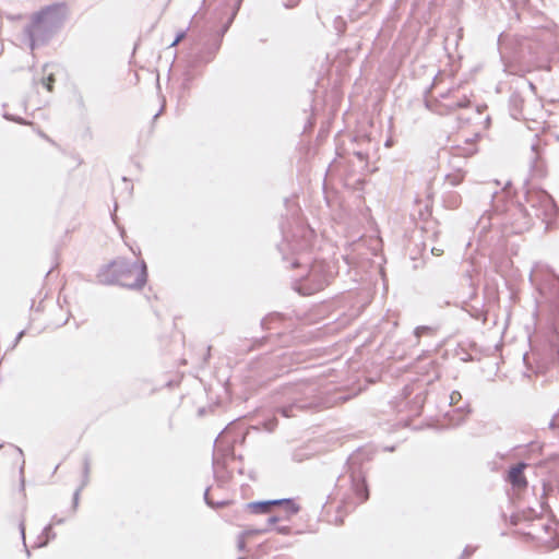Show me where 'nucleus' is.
Wrapping results in <instances>:
<instances>
[{"label": "nucleus", "instance_id": "nucleus-1", "mask_svg": "<svg viewBox=\"0 0 559 559\" xmlns=\"http://www.w3.org/2000/svg\"><path fill=\"white\" fill-rule=\"evenodd\" d=\"M68 15L66 3H55L34 13L25 27L31 48L34 49L37 44L47 40L49 35L64 23Z\"/></svg>", "mask_w": 559, "mask_h": 559}, {"label": "nucleus", "instance_id": "nucleus-2", "mask_svg": "<svg viewBox=\"0 0 559 559\" xmlns=\"http://www.w3.org/2000/svg\"><path fill=\"white\" fill-rule=\"evenodd\" d=\"M107 272L112 283L126 288L140 289L146 283L147 272L143 262L129 264L116 261L108 267Z\"/></svg>", "mask_w": 559, "mask_h": 559}, {"label": "nucleus", "instance_id": "nucleus-3", "mask_svg": "<svg viewBox=\"0 0 559 559\" xmlns=\"http://www.w3.org/2000/svg\"><path fill=\"white\" fill-rule=\"evenodd\" d=\"M449 140L451 142V153L456 157L468 158L478 151L479 134L474 126H461L449 136Z\"/></svg>", "mask_w": 559, "mask_h": 559}, {"label": "nucleus", "instance_id": "nucleus-4", "mask_svg": "<svg viewBox=\"0 0 559 559\" xmlns=\"http://www.w3.org/2000/svg\"><path fill=\"white\" fill-rule=\"evenodd\" d=\"M276 501H277V504H275V507H280V514L271 516L267 520L270 525H274L278 521H282V520L288 521L294 515H296L300 510L299 504L296 503L292 499H282V500H276Z\"/></svg>", "mask_w": 559, "mask_h": 559}, {"label": "nucleus", "instance_id": "nucleus-5", "mask_svg": "<svg viewBox=\"0 0 559 559\" xmlns=\"http://www.w3.org/2000/svg\"><path fill=\"white\" fill-rule=\"evenodd\" d=\"M526 464L520 463L510 468L508 473V481L514 489L522 490L527 486V480L524 476V468Z\"/></svg>", "mask_w": 559, "mask_h": 559}, {"label": "nucleus", "instance_id": "nucleus-6", "mask_svg": "<svg viewBox=\"0 0 559 559\" xmlns=\"http://www.w3.org/2000/svg\"><path fill=\"white\" fill-rule=\"evenodd\" d=\"M535 199L539 201L545 217H549L555 213V203L549 194L545 192H531L528 194L530 202H533Z\"/></svg>", "mask_w": 559, "mask_h": 559}, {"label": "nucleus", "instance_id": "nucleus-7", "mask_svg": "<svg viewBox=\"0 0 559 559\" xmlns=\"http://www.w3.org/2000/svg\"><path fill=\"white\" fill-rule=\"evenodd\" d=\"M275 504H277V501H275V500L250 502L247 504V510L253 514H265V513H270L272 510V507H275Z\"/></svg>", "mask_w": 559, "mask_h": 559}, {"label": "nucleus", "instance_id": "nucleus-8", "mask_svg": "<svg viewBox=\"0 0 559 559\" xmlns=\"http://www.w3.org/2000/svg\"><path fill=\"white\" fill-rule=\"evenodd\" d=\"M53 82H55L53 76H52V75H49V76H48V79H47V83H46L47 90H48L49 92H51V91H52V84H53Z\"/></svg>", "mask_w": 559, "mask_h": 559}, {"label": "nucleus", "instance_id": "nucleus-9", "mask_svg": "<svg viewBox=\"0 0 559 559\" xmlns=\"http://www.w3.org/2000/svg\"><path fill=\"white\" fill-rule=\"evenodd\" d=\"M265 532H266V530L247 531V532L245 533V535H246V536H250V535H253V534H263V533H265Z\"/></svg>", "mask_w": 559, "mask_h": 559}, {"label": "nucleus", "instance_id": "nucleus-10", "mask_svg": "<svg viewBox=\"0 0 559 559\" xmlns=\"http://www.w3.org/2000/svg\"><path fill=\"white\" fill-rule=\"evenodd\" d=\"M276 531L281 534H288L290 532L288 526H280L276 528Z\"/></svg>", "mask_w": 559, "mask_h": 559}, {"label": "nucleus", "instance_id": "nucleus-11", "mask_svg": "<svg viewBox=\"0 0 559 559\" xmlns=\"http://www.w3.org/2000/svg\"><path fill=\"white\" fill-rule=\"evenodd\" d=\"M185 34H180L178 35V37L174 40V43L171 44V46H176L178 45V43L183 38Z\"/></svg>", "mask_w": 559, "mask_h": 559}, {"label": "nucleus", "instance_id": "nucleus-12", "mask_svg": "<svg viewBox=\"0 0 559 559\" xmlns=\"http://www.w3.org/2000/svg\"><path fill=\"white\" fill-rule=\"evenodd\" d=\"M548 369V364L547 365H543V366H538L537 367V372H545L546 370Z\"/></svg>", "mask_w": 559, "mask_h": 559}, {"label": "nucleus", "instance_id": "nucleus-13", "mask_svg": "<svg viewBox=\"0 0 559 559\" xmlns=\"http://www.w3.org/2000/svg\"><path fill=\"white\" fill-rule=\"evenodd\" d=\"M432 253L436 254V255H441L442 254V250L433 248L432 249Z\"/></svg>", "mask_w": 559, "mask_h": 559}, {"label": "nucleus", "instance_id": "nucleus-14", "mask_svg": "<svg viewBox=\"0 0 559 559\" xmlns=\"http://www.w3.org/2000/svg\"><path fill=\"white\" fill-rule=\"evenodd\" d=\"M392 145H393V141L386 140L385 146L389 147V146H392Z\"/></svg>", "mask_w": 559, "mask_h": 559}, {"label": "nucleus", "instance_id": "nucleus-15", "mask_svg": "<svg viewBox=\"0 0 559 559\" xmlns=\"http://www.w3.org/2000/svg\"><path fill=\"white\" fill-rule=\"evenodd\" d=\"M366 499H367V493L366 495L364 493V495L360 496V501H364Z\"/></svg>", "mask_w": 559, "mask_h": 559}, {"label": "nucleus", "instance_id": "nucleus-16", "mask_svg": "<svg viewBox=\"0 0 559 559\" xmlns=\"http://www.w3.org/2000/svg\"><path fill=\"white\" fill-rule=\"evenodd\" d=\"M554 361H555V356L552 355L550 360L548 361V364H554Z\"/></svg>", "mask_w": 559, "mask_h": 559}, {"label": "nucleus", "instance_id": "nucleus-17", "mask_svg": "<svg viewBox=\"0 0 559 559\" xmlns=\"http://www.w3.org/2000/svg\"><path fill=\"white\" fill-rule=\"evenodd\" d=\"M324 285H325V283L320 284V286L318 287V289H322Z\"/></svg>", "mask_w": 559, "mask_h": 559}]
</instances>
